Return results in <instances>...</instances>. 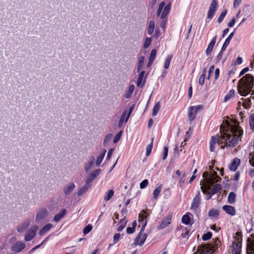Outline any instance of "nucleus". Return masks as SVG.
Masks as SVG:
<instances>
[{
  "instance_id": "obj_1",
  "label": "nucleus",
  "mask_w": 254,
  "mask_h": 254,
  "mask_svg": "<svg viewBox=\"0 0 254 254\" xmlns=\"http://www.w3.org/2000/svg\"><path fill=\"white\" fill-rule=\"evenodd\" d=\"M226 128H224L225 132H221V135L212 136L209 141V148L211 152H215L217 146L225 143L226 146L234 147L238 142V139L243 134L239 123L234 121L233 124L229 122L226 124Z\"/></svg>"
},
{
  "instance_id": "obj_2",
  "label": "nucleus",
  "mask_w": 254,
  "mask_h": 254,
  "mask_svg": "<svg viewBox=\"0 0 254 254\" xmlns=\"http://www.w3.org/2000/svg\"><path fill=\"white\" fill-rule=\"evenodd\" d=\"M221 180L219 176H202V179L200 180V185L201 189L204 194H208L207 199H210L213 194L217 193L221 189V186L218 184L214 185L210 191L211 186Z\"/></svg>"
},
{
  "instance_id": "obj_3",
  "label": "nucleus",
  "mask_w": 254,
  "mask_h": 254,
  "mask_svg": "<svg viewBox=\"0 0 254 254\" xmlns=\"http://www.w3.org/2000/svg\"><path fill=\"white\" fill-rule=\"evenodd\" d=\"M254 78L250 74H247L238 82L237 88L238 93L243 96H246L252 91L254 86Z\"/></svg>"
},
{
  "instance_id": "obj_4",
  "label": "nucleus",
  "mask_w": 254,
  "mask_h": 254,
  "mask_svg": "<svg viewBox=\"0 0 254 254\" xmlns=\"http://www.w3.org/2000/svg\"><path fill=\"white\" fill-rule=\"evenodd\" d=\"M165 2L164 1L161 2L159 6L158 10L157 12V15H159L162 9H163V12L161 14V18L164 19L169 14L171 6V3L170 1H169L167 5L165 6Z\"/></svg>"
},
{
  "instance_id": "obj_5",
  "label": "nucleus",
  "mask_w": 254,
  "mask_h": 254,
  "mask_svg": "<svg viewBox=\"0 0 254 254\" xmlns=\"http://www.w3.org/2000/svg\"><path fill=\"white\" fill-rule=\"evenodd\" d=\"M39 227L37 225H34L27 231L25 235L24 240L26 242L30 241L35 236L36 233Z\"/></svg>"
},
{
  "instance_id": "obj_6",
  "label": "nucleus",
  "mask_w": 254,
  "mask_h": 254,
  "mask_svg": "<svg viewBox=\"0 0 254 254\" xmlns=\"http://www.w3.org/2000/svg\"><path fill=\"white\" fill-rule=\"evenodd\" d=\"M143 67V56H141L139 58L137 66V72H139V77L137 81V86L138 87H142L143 85H141V82L143 79V70L141 69Z\"/></svg>"
},
{
  "instance_id": "obj_7",
  "label": "nucleus",
  "mask_w": 254,
  "mask_h": 254,
  "mask_svg": "<svg viewBox=\"0 0 254 254\" xmlns=\"http://www.w3.org/2000/svg\"><path fill=\"white\" fill-rule=\"evenodd\" d=\"M218 5L217 0H212V1L210 3V6L209 7V10L207 12V17L208 19H211L215 13V11L217 9Z\"/></svg>"
},
{
  "instance_id": "obj_8",
  "label": "nucleus",
  "mask_w": 254,
  "mask_h": 254,
  "mask_svg": "<svg viewBox=\"0 0 254 254\" xmlns=\"http://www.w3.org/2000/svg\"><path fill=\"white\" fill-rule=\"evenodd\" d=\"M96 165L95 163V158L94 156H91L89 161L85 165V171L87 174L91 173L95 168Z\"/></svg>"
},
{
  "instance_id": "obj_9",
  "label": "nucleus",
  "mask_w": 254,
  "mask_h": 254,
  "mask_svg": "<svg viewBox=\"0 0 254 254\" xmlns=\"http://www.w3.org/2000/svg\"><path fill=\"white\" fill-rule=\"evenodd\" d=\"M48 212L46 208H43L40 209L37 213L36 216V221L37 223L40 222L48 216Z\"/></svg>"
},
{
  "instance_id": "obj_10",
  "label": "nucleus",
  "mask_w": 254,
  "mask_h": 254,
  "mask_svg": "<svg viewBox=\"0 0 254 254\" xmlns=\"http://www.w3.org/2000/svg\"><path fill=\"white\" fill-rule=\"evenodd\" d=\"M201 108L200 105L196 106H191L189 108V119L191 121L194 119L197 112Z\"/></svg>"
},
{
  "instance_id": "obj_11",
  "label": "nucleus",
  "mask_w": 254,
  "mask_h": 254,
  "mask_svg": "<svg viewBox=\"0 0 254 254\" xmlns=\"http://www.w3.org/2000/svg\"><path fill=\"white\" fill-rule=\"evenodd\" d=\"M26 245L24 243L19 241L12 245L11 250L15 253H19L25 249Z\"/></svg>"
},
{
  "instance_id": "obj_12",
  "label": "nucleus",
  "mask_w": 254,
  "mask_h": 254,
  "mask_svg": "<svg viewBox=\"0 0 254 254\" xmlns=\"http://www.w3.org/2000/svg\"><path fill=\"white\" fill-rule=\"evenodd\" d=\"M31 221L29 219L25 220L20 225H18L17 227V231L19 233H22L24 232L30 226Z\"/></svg>"
},
{
  "instance_id": "obj_13",
  "label": "nucleus",
  "mask_w": 254,
  "mask_h": 254,
  "mask_svg": "<svg viewBox=\"0 0 254 254\" xmlns=\"http://www.w3.org/2000/svg\"><path fill=\"white\" fill-rule=\"evenodd\" d=\"M143 225L141 226L140 232L134 239L133 245L136 246L139 245L141 246L143 245Z\"/></svg>"
},
{
  "instance_id": "obj_14",
  "label": "nucleus",
  "mask_w": 254,
  "mask_h": 254,
  "mask_svg": "<svg viewBox=\"0 0 254 254\" xmlns=\"http://www.w3.org/2000/svg\"><path fill=\"white\" fill-rule=\"evenodd\" d=\"M241 243L239 242L234 241L232 244V254H241Z\"/></svg>"
},
{
  "instance_id": "obj_15",
  "label": "nucleus",
  "mask_w": 254,
  "mask_h": 254,
  "mask_svg": "<svg viewBox=\"0 0 254 254\" xmlns=\"http://www.w3.org/2000/svg\"><path fill=\"white\" fill-rule=\"evenodd\" d=\"M200 203V192L199 191H198V194L193 199L191 205V209L195 210L199 207Z\"/></svg>"
},
{
  "instance_id": "obj_16",
  "label": "nucleus",
  "mask_w": 254,
  "mask_h": 254,
  "mask_svg": "<svg viewBox=\"0 0 254 254\" xmlns=\"http://www.w3.org/2000/svg\"><path fill=\"white\" fill-rule=\"evenodd\" d=\"M240 163V160L238 158H234L228 166L230 170L235 171Z\"/></svg>"
},
{
  "instance_id": "obj_17",
  "label": "nucleus",
  "mask_w": 254,
  "mask_h": 254,
  "mask_svg": "<svg viewBox=\"0 0 254 254\" xmlns=\"http://www.w3.org/2000/svg\"><path fill=\"white\" fill-rule=\"evenodd\" d=\"M129 118V117H128V115H127V110H125L123 112V113L120 119V120L119 121V123H118L119 127H121L124 123H126L127 122Z\"/></svg>"
},
{
  "instance_id": "obj_18",
  "label": "nucleus",
  "mask_w": 254,
  "mask_h": 254,
  "mask_svg": "<svg viewBox=\"0 0 254 254\" xmlns=\"http://www.w3.org/2000/svg\"><path fill=\"white\" fill-rule=\"evenodd\" d=\"M248 241V250L251 251L252 253H254V234L251 235V238H249Z\"/></svg>"
},
{
  "instance_id": "obj_19",
  "label": "nucleus",
  "mask_w": 254,
  "mask_h": 254,
  "mask_svg": "<svg viewBox=\"0 0 254 254\" xmlns=\"http://www.w3.org/2000/svg\"><path fill=\"white\" fill-rule=\"evenodd\" d=\"M223 209L228 214L234 216L236 214V210L235 207L231 205H224L222 207Z\"/></svg>"
},
{
  "instance_id": "obj_20",
  "label": "nucleus",
  "mask_w": 254,
  "mask_h": 254,
  "mask_svg": "<svg viewBox=\"0 0 254 254\" xmlns=\"http://www.w3.org/2000/svg\"><path fill=\"white\" fill-rule=\"evenodd\" d=\"M171 221V217L168 216L167 218L163 220L160 223L158 226V229H162L167 227L170 223Z\"/></svg>"
},
{
  "instance_id": "obj_21",
  "label": "nucleus",
  "mask_w": 254,
  "mask_h": 254,
  "mask_svg": "<svg viewBox=\"0 0 254 254\" xmlns=\"http://www.w3.org/2000/svg\"><path fill=\"white\" fill-rule=\"evenodd\" d=\"M216 38H217V36L215 35L213 38V39H212L210 43L209 44L206 50V54H207V55H209L211 53V52H212V51L213 50L214 46L216 43Z\"/></svg>"
},
{
  "instance_id": "obj_22",
  "label": "nucleus",
  "mask_w": 254,
  "mask_h": 254,
  "mask_svg": "<svg viewBox=\"0 0 254 254\" xmlns=\"http://www.w3.org/2000/svg\"><path fill=\"white\" fill-rule=\"evenodd\" d=\"M66 213V210L65 209H62L60 213L55 215L54 221L56 222H59L65 215Z\"/></svg>"
},
{
  "instance_id": "obj_23",
  "label": "nucleus",
  "mask_w": 254,
  "mask_h": 254,
  "mask_svg": "<svg viewBox=\"0 0 254 254\" xmlns=\"http://www.w3.org/2000/svg\"><path fill=\"white\" fill-rule=\"evenodd\" d=\"M53 227V225L51 223H48L45 225L39 231V233L40 236L44 235L47 232H48Z\"/></svg>"
},
{
  "instance_id": "obj_24",
  "label": "nucleus",
  "mask_w": 254,
  "mask_h": 254,
  "mask_svg": "<svg viewBox=\"0 0 254 254\" xmlns=\"http://www.w3.org/2000/svg\"><path fill=\"white\" fill-rule=\"evenodd\" d=\"M156 50L155 49L152 50L151 52L150 57H149V62L147 65V66L148 67H150L151 65V64H152V63H153V61L156 57Z\"/></svg>"
},
{
  "instance_id": "obj_25",
  "label": "nucleus",
  "mask_w": 254,
  "mask_h": 254,
  "mask_svg": "<svg viewBox=\"0 0 254 254\" xmlns=\"http://www.w3.org/2000/svg\"><path fill=\"white\" fill-rule=\"evenodd\" d=\"M75 188V185L73 183H71L65 186L64 188V192L66 195L69 194L71 193Z\"/></svg>"
},
{
  "instance_id": "obj_26",
  "label": "nucleus",
  "mask_w": 254,
  "mask_h": 254,
  "mask_svg": "<svg viewBox=\"0 0 254 254\" xmlns=\"http://www.w3.org/2000/svg\"><path fill=\"white\" fill-rule=\"evenodd\" d=\"M134 90V85L131 84L129 85L127 91L125 93L124 96L127 99H129L131 97L132 94Z\"/></svg>"
},
{
  "instance_id": "obj_27",
  "label": "nucleus",
  "mask_w": 254,
  "mask_h": 254,
  "mask_svg": "<svg viewBox=\"0 0 254 254\" xmlns=\"http://www.w3.org/2000/svg\"><path fill=\"white\" fill-rule=\"evenodd\" d=\"M234 32H232L231 33L229 36L227 37V38L225 40L223 46H222V51H225V49H226L227 46L230 43V42L231 41V40L232 39V38H233V37L234 36Z\"/></svg>"
},
{
  "instance_id": "obj_28",
  "label": "nucleus",
  "mask_w": 254,
  "mask_h": 254,
  "mask_svg": "<svg viewBox=\"0 0 254 254\" xmlns=\"http://www.w3.org/2000/svg\"><path fill=\"white\" fill-rule=\"evenodd\" d=\"M106 152V149H104L102 151V152L97 157L96 162L95 163L96 166L98 167V166H100L101 162H102V160L104 157Z\"/></svg>"
},
{
  "instance_id": "obj_29",
  "label": "nucleus",
  "mask_w": 254,
  "mask_h": 254,
  "mask_svg": "<svg viewBox=\"0 0 254 254\" xmlns=\"http://www.w3.org/2000/svg\"><path fill=\"white\" fill-rule=\"evenodd\" d=\"M220 241L218 239H217L215 241L214 245H205L204 248L206 250L208 249L209 250L212 251L214 249L217 248L218 246L220 244Z\"/></svg>"
},
{
  "instance_id": "obj_30",
  "label": "nucleus",
  "mask_w": 254,
  "mask_h": 254,
  "mask_svg": "<svg viewBox=\"0 0 254 254\" xmlns=\"http://www.w3.org/2000/svg\"><path fill=\"white\" fill-rule=\"evenodd\" d=\"M127 220L126 218H123L120 221V226L118 228V231L121 232L123 230V229L125 227Z\"/></svg>"
},
{
  "instance_id": "obj_31",
  "label": "nucleus",
  "mask_w": 254,
  "mask_h": 254,
  "mask_svg": "<svg viewBox=\"0 0 254 254\" xmlns=\"http://www.w3.org/2000/svg\"><path fill=\"white\" fill-rule=\"evenodd\" d=\"M154 27H155L154 21H153V20L150 21L149 23L148 30H147V32H148V33L149 35H151L153 33L154 30Z\"/></svg>"
},
{
  "instance_id": "obj_32",
  "label": "nucleus",
  "mask_w": 254,
  "mask_h": 254,
  "mask_svg": "<svg viewBox=\"0 0 254 254\" xmlns=\"http://www.w3.org/2000/svg\"><path fill=\"white\" fill-rule=\"evenodd\" d=\"M236 194L234 192L229 193L228 197V201L230 204H233L235 201Z\"/></svg>"
},
{
  "instance_id": "obj_33",
  "label": "nucleus",
  "mask_w": 254,
  "mask_h": 254,
  "mask_svg": "<svg viewBox=\"0 0 254 254\" xmlns=\"http://www.w3.org/2000/svg\"><path fill=\"white\" fill-rule=\"evenodd\" d=\"M113 138V134L111 133H109L106 135L104 138V140L103 141V145L106 146L107 144L111 141Z\"/></svg>"
},
{
  "instance_id": "obj_34",
  "label": "nucleus",
  "mask_w": 254,
  "mask_h": 254,
  "mask_svg": "<svg viewBox=\"0 0 254 254\" xmlns=\"http://www.w3.org/2000/svg\"><path fill=\"white\" fill-rule=\"evenodd\" d=\"M153 140L154 138H151V141L149 144H148L146 148V155L147 156H148L151 152L152 147H153Z\"/></svg>"
},
{
  "instance_id": "obj_35",
  "label": "nucleus",
  "mask_w": 254,
  "mask_h": 254,
  "mask_svg": "<svg viewBox=\"0 0 254 254\" xmlns=\"http://www.w3.org/2000/svg\"><path fill=\"white\" fill-rule=\"evenodd\" d=\"M235 91L233 89L230 90L228 93L225 96L224 98V101H227L232 97H233L235 96Z\"/></svg>"
},
{
  "instance_id": "obj_36",
  "label": "nucleus",
  "mask_w": 254,
  "mask_h": 254,
  "mask_svg": "<svg viewBox=\"0 0 254 254\" xmlns=\"http://www.w3.org/2000/svg\"><path fill=\"white\" fill-rule=\"evenodd\" d=\"M241 100L243 101V105L245 108L249 109L251 105V100L249 98L245 99L243 98H242Z\"/></svg>"
},
{
  "instance_id": "obj_37",
  "label": "nucleus",
  "mask_w": 254,
  "mask_h": 254,
  "mask_svg": "<svg viewBox=\"0 0 254 254\" xmlns=\"http://www.w3.org/2000/svg\"><path fill=\"white\" fill-rule=\"evenodd\" d=\"M162 185H160L153 192V197L155 199H156L158 196L159 195L160 193L162 190Z\"/></svg>"
},
{
  "instance_id": "obj_38",
  "label": "nucleus",
  "mask_w": 254,
  "mask_h": 254,
  "mask_svg": "<svg viewBox=\"0 0 254 254\" xmlns=\"http://www.w3.org/2000/svg\"><path fill=\"white\" fill-rule=\"evenodd\" d=\"M90 188L88 187V185H85L82 187L78 191V195L81 196L83 194Z\"/></svg>"
},
{
  "instance_id": "obj_39",
  "label": "nucleus",
  "mask_w": 254,
  "mask_h": 254,
  "mask_svg": "<svg viewBox=\"0 0 254 254\" xmlns=\"http://www.w3.org/2000/svg\"><path fill=\"white\" fill-rule=\"evenodd\" d=\"M160 108V105L159 102L156 103L153 108L152 116H155L157 114Z\"/></svg>"
},
{
  "instance_id": "obj_40",
  "label": "nucleus",
  "mask_w": 254,
  "mask_h": 254,
  "mask_svg": "<svg viewBox=\"0 0 254 254\" xmlns=\"http://www.w3.org/2000/svg\"><path fill=\"white\" fill-rule=\"evenodd\" d=\"M114 191L112 190H109L105 195L104 199L106 201L109 200L114 195Z\"/></svg>"
},
{
  "instance_id": "obj_41",
  "label": "nucleus",
  "mask_w": 254,
  "mask_h": 254,
  "mask_svg": "<svg viewBox=\"0 0 254 254\" xmlns=\"http://www.w3.org/2000/svg\"><path fill=\"white\" fill-rule=\"evenodd\" d=\"M182 222L186 225H189L190 222V219L189 216L187 214L184 215L182 217Z\"/></svg>"
},
{
  "instance_id": "obj_42",
  "label": "nucleus",
  "mask_w": 254,
  "mask_h": 254,
  "mask_svg": "<svg viewBox=\"0 0 254 254\" xmlns=\"http://www.w3.org/2000/svg\"><path fill=\"white\" fill-rule=\"evenodd\" d=\"M96 176H89V177L86 180V185H88V187L90 188L91 186V183L94 181Z\"/></svg>"
},
{
  "instance_id": "obj_43",
  "label": "nucleus",
  "mask_w": 254,
  "mask_h": 254,
  "mask_svg": "<svg viewBox=\"0 0 254 254\" xmlns=\"http://www.w3.org/2000/svg\"><path fill=\"white\" fill-rule=\"evenodd\" d=\"M123 132V131L121 130L115 135L113 139V142L114 143H116L118 142L122 136Z\"/></svg>"
},
{
  "instance_id": "obj_44",
  "label": "nucleus",
  "mask_w": 254,
  "mask_h": 254,
  "mask_svg": "<svg viewBox=\"0 0 254 254\" xmlns=\"http://www.w3.org/2000/svg\"><path fill=\"white\" fill-rule=\"evenodd\" d=\"M172 58V56L171 55H169L167 57V59H166L165 64H164V68H165L167 69L169 68Z\"/></svg>"
},
{
  "instance_id": "obj_45",
  "label": "nucleus",
  "mask_w": 254,
  "mask_h": 254,
  "mask_svg": "<svg viewBox=\"0 0 254 254\" xmlns=\"http://www.w3.org/2000/svg\"><path fill=\"white\" fill-rule=\"evenodd\" d=\"M227 10H225L224 11H223L222 12H221V13L220 14V16H219V17L217 19V22L219 23H220L223 21V20L224 19V17H225V16L227 14Z\"/></svg>"
},
{
  "instance_id": "obj_46",
  "label": "nucleus",
  "mask_w": 254,
  "mask_h": 254,
  "mask_svg": "<svg viewBox=\"0 0 254 254\" xmlns=\"http://www.w3.org/2000/svg\"><path fill=\"white\" fill-rule=\"evenodd\" d=\"M219 215V212L213 209H211L208 212V216L209 217H215Z\"/></svg>"
},
{
  "instance_id": "obj_47",
  "label": "nucleus",
  "mask_w": 254,
  "mask_h": 254,
  "mask_svg": "<svg viewBox=\"0 0 254 254\" xmlns=\"http://www.w3.org/2000/svg\"><path fill=\"white\" fill-rule=\"evenodd\" d=\"M92 228L93 227H92V225L88 224L83 229V233L85 235L87 234L88 233H89L91 231V230L92 229Z\"/></svg>"
},
{
  "instance_id": "obj_48",
  "label": "nucleus",
  "mask_w": 254,
  "mask_h": 254,
  "mask_svg": "<svg viewBox=\"0 0 254 254\" xmlns=\"http://www.w3.org/2000/svg\"><path fill=\"white\" fill-rule=\"evenodd\" d=\"M212 237V233L210 232H208L206 234H204L202 236V240L203 241H207L209 240Z\"/></svg>"
},
{
  "instance_id": "obj_49",
  "label": "nucleus",
  "mask_w": 254,
  "mask_h": 254,
  "mask_svg": "<svg viewBox=\"0 0 254 254\" xmlns=\"http://www.w3.org/2000/svg\"><path fill=\"white\" fill-rule=\"evenodd\" d=\"M250 126L251 129H254V114L251 115L249 120Z\"/></svg>"
},
{
  "instance_id": "obj_50",
  "label": "nucleus",
  "mask_w": 254,
  "mask_h": 254,
  "mask_svg": "<svg viewBox=\"0 0 254 254\" xmlns=\"http://www.w3.org/2000/svg\"><path fill=\"white\" fill-rule=\"evenodd\" d=\"M168 147L164 146V149H163V157H162L163 160H164L166 159V158H167V155H168Z\"/></svg>"
},
{
  "instance_id": "obj_51",
  "label": "nucleus",
  "mask_w": 254,
  "mask_h": 254,
  "mask_svg": "<svg viewBox=\"0 0 254 254\" xmlns=\"http://www.w3.org/2000/svg\"><path fill=\"white\" fill-rule=\"evenodd\" d=\"M189 234V231L188 229L185 228V229H183L182 231V233L181 234V236L183 238H186L188 237Z\"/></svg>"
},
{
  "instance_id": "obj_52",
  "label": "nucleus",
  "mask_w": 254,
  "mask_h": 254,
  "mask_svg": "<svg viewBox=\"0 0 254 254\" xmlns=\"http://www.w3.org/2000/svg\"><path fill=\"white\" fill-rule=\"evenodd\" d=\"M120 236H121L120 234H119V233H116L114 235V236L113 237V241H114V244H116L119 241Z\"/></svg>"
},
{
  "instance_id": "obj_53",
  "label": "nucleus",
  "mask_w": 254,
  "mask_h": 254,
  "mask_svg": "<svg viewBox=\"0 0 254 254\" xmlns=\"http://www.w3.org/2000/svg\"><path fill=\"white\" fill-rule=\"evenodd\" d=\"M151 42V38H146L145 39V42L144 43V48H147L150 44Z\"/></svg>"
},
{
  "instance_id": "obj_54",
  "label": "nucleus",
  "mask_w": 254,
  "mask_h": 254,
  "mask_svg": "<svg viewBox=\"0 0 254 254\" xmlns=\"http://www.w3.org/2000/svg\"><path fill=\"white\" fill-rule=\"evenodd\" d=\"M205 76L204 74H202L199 78V84L202 85L204 83Z\"/></svg>"
},
{
  "instance_id": "obj_55",
  "label": "nucleus",
  "mask_w": 254,
  "mask_h": 254,
  "mask_svg": "<svg viewBox=\"0 0 254 254\" xmlns=\"http://www.w3.org/2000/svg\"><path fill=\"white\" fill-rule=\"evenodd\" d=\"M149 214V213L148 212H147V211H145L144 210V225H143V227H144V228H145L146 225V223H147V220H146V217L147 216H148Z\"/></svg>"
},
{
  "instance_id": "obj_56",
  "label": "nucleus",
  "mask_w": 254,
  "mask_h": 254,
  "mask_svg": "<svg viewBox=\"0 0 254 254\" xmlns=\"http://www.w3.org/2000/svg\"><path fill=\"white\" fill-rule=\"evenodd\" d=\"M127 213V209L126 208H123V209L122 210V211H121L122 216H123V218H126Z\"/></svg>"
},
{
  "instance_id": "obj_57",
  "label": "nucleus",
  "mask_w": 254,
  "mask_h": 254,
  "mask_svg": "<svg viewBox=\"0 0 254 254\" xmlns=\"http://www.w3.org/2000/svg\"><path fill=\"white\" fill-rule=\"evenodd\" d=\"M224 51H222V50H221V51L220 52V53L218 54L217 57V62H219L221 59H222V57L223 56V52Z\"/></svg>"
},
{
  "instance_id": "obj_58",
  "label": "nucleus",
  "mask_w": 254,
  "mask_h": 254,
  "mask_svg": "<svg viewBox=\"0 0 254 254\" xmlns=\"http://www.w3.org/2000/svg\"><path fill=\"white\" fill-rule=\"evenodd\" d=\"M134 229L133 228L128 227L127 228V234H132L134 231Z\"/></svg>"
},
{
  "instance_id": "obj_59",
  "label": "nucleus",
  "mask_w": 254,
  "mask_h": 254,
  "mask_svg": "<svg viewBox=\"0 0 254 254\" xmlns=\"http://www.w3.org/2000/svg\"><path fill=\"white\" fill-rule=\"evenodd\" d=\"M242 0H234L233 5L234 7H238L241 2Z\"/></svg>"
},
{
  "instance_id": "obj_60",
  "label": "nucleus",
  "mask_w": 254,
  "mask_h": 254,
  "mask_svg": "<svg viewBox=\"0 0 254 254\" xmlns=\"http://www.w3.org/2000/svg\"><path fill=\"white\" fill-rule=\"evenodd\" d=\"M249 70V67H246L244 68H243L242 71H241L240 73V75L239 76H242L243 74H244L246 72H247V71H248Z\"/></svg>"
},
{
  "instance_id": "obj_61",
  "label": "nucleus",
  "mask_w": 254,
  "mask_h": 254,
  "mask_svg": "<svg viewBox=\"0 0 254 254\" xmlns=\"http://www.w3.org/2000/svg\"><path fill=\"white\" fill-rule=\"evenodd\" d=\"M101 172V169H97L94 170L90 175H98Z\"/></svg>"
},
{
  "instance_id": "obj_62",
  "label": "nucleus",
  "mask_w": 254,
  "mask_h": 254,
  "mask_svg": "<svg viewBox=\"0 0 254 254\" xmlns=\"http://www.w3.org/2000/svg\"><path fill=\"white\" fill-rule=\"evenodd\" d=\"M253 155V157L252 159H250V164L253 166H254V152H251L250 153V155Z\"/></svg>"
},
{
  "instance_id": "obj_63",
  "label": "nucleus",
  "mask_w": 254,
  "mask_h": 254,
  "mask_svg": "<svg viewBox=\"0 0 254 254\" xmlns=\"http://www.w3.org/2000/svg\"><path fill=\"white\" fill-rule=\"evenodd\" d=\"M192 95V86H190L189 87V91H188V96L190 99L191 98Z\"/></svg>"
},
{
  "instance_id": "obj_64",
  "label": "nucleus",
  "mask_w": 254,
  "mask_h": 254,
  "mask_svg": "<svg viewBox=\"0 0 254 254\" xmlns=\"http://www.w3.org/2000/svg\"><path fill=\"white\" fill-rule=\"evenodd\" d=\"M235 23V18H233L232 19V20L230 21V22L228 23V25L230 27H233Z\"/></svg>"
}]
</instances>
